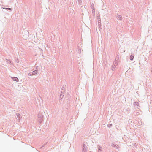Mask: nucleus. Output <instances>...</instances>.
<instances>
[{
	"label": "nucleus",
	"mask_w": 152,
	"mask_h": 152,
	"mask_svg": "<svg viewBox=\"0 0 152 152\" xmlns=\"http://www.w3.org/2000/svg\"><path fill=\"white\" fill-rule=\"evenodd\" d=\"M15 59L16 62L17 63H18L19 62V60L17 58H15Z\"/></svg>",
	"instance_id": "13"
},
{
	"label": "nucleus",
	"mask_w": 152,
	"mask_h": 152,
	"mask_svg": "<svg viewBox=\"0 0 152 152\" xmlns=\"http://www.w3.org/2000/svg\"><path fill=\"white\" fill-rule=\"evenodd\" d=\"M47 143L45 144H44L43 146H42L41 147V148L43 149V147L44 146V145L46 144Z\"/></svg>",
	"instance_id": "21"
},
{
	"label": "nucleus",
	"mask_w": 152,
	"mask_h": 152,
	"mask_svg": "<svg viewBox=\"0 0 152 152\" xmlns=\"http://www.w3.org/2000/svg\"><path fill=\"white\" fill-rule=\"evenodd\" d=\"M98 26L100 28L101 26V20L100 19H98Z\"/></svg>",
	"instance_id": "10"
},
{
	"label": "nucleus",
	"mask_w": 152,
	"mask_h": 152,
	"mask_svg": "<svg viewBox=\"0 0 152 152\" xmlns=\"http://www.w3.org/2000/svg\"><path fill=\"white\" fill-rule=\"evenodd\" d=\"M112 147H114L116 148H119V146L116 144L114 145V144H112Z\"/></svg>",
	"instance_id": "9"
},
{
	"label": "nucleus",
	"mask_w": 152,
	"mask_h": 152,
	"mask_svg": "<svg viewBox=\"0 0 152 152\" xmlns=\"http://www.w3.org/2000/svg\"><path fill=\"white\" fill-rule=\"evenodd\" d=\"M92 12L93 13L94 12V10H92Z\"/></svg>",
	"instance_id": "23"
},
{
	"label": "nucleus",
	"mask_w": 152,
	"mask_h": 152,
	"mask_svg": "<svg viewBox=\"0 0 152 152\" xmlns=\"http://www.w3.org/2000/svg\"><path fill=\"white\" fill-rule=\"evenodd\" d=\"M139 103L137 102H135L133 103V105H134L135 106H139Z\"/></svg>",
	"instance_id": "12"
},
{
	"label": "nucleus",
	"mask_w": 152,
	"mask_h": 152,
	"mask_svg": "<svg viewBox=\"0 0 152 152\" xmlns=\"http://www.w3.org/2000/svg\"><path fill=\"white\" fill-rule=\"evenodd\" d=\"M61 94H60V98L62 99L64 96V90L63 89H62L61 90Z\"/></svg>",
	"instance_id": "5"
},
{
	"label": "nucleus",
	"mask_w": 152,
	"mask_h": 152,
	"mask_svg": "<svg viewBox=\"0 0 152 152\" xmlns=\"http://www.w3.org/2000/svg\"><path fill=\"white\" fill-rule=\"evenodd\" d=\"M44 113V112L43 113L42 112L40 111L38 114V121L40 125L41 124L42 121L43 120V116Z\"/></svg>",
	"instance_id": "1"
},
{
	"label": "nucleus",
	"mask_w": 152,
	"mask_h": 152,
	"mask_svg": "<svg viewBox=\"0 0 152 152\" xmlns=\"http://www.w3.org/2000/svg\"><path fill=\"white\" fill-rule=\"evenodd\" d=\"M6 61L7 63L10 64V65H12L13 64V62L12 61L8 59H6Z\"/></svg>",
	"instance_id": "7"
},
{
	"label": "nucleus",
	"mask_w": 152,
	"mask_h": 152,
	"mask_svg": "<svg viewBox=\"0 0 152 152\" xmlns=\"http://www.w3.org/2000/svg\"><path fill=\"white\" fill-rule=\"evenodd\" d=\"M134 56L132 55H131L130 56V59L131 60H132L133 59Z\"/></svg>",
	"instance_id": "16"
},
{
	"label": "nucleus",
	"mask_w": 152,
	"mask_h": 152,
	"mask_svg": "<svg viewBox=\"0 0 152 152\" xmlns=\"http://www.w3.org/2000/svg\"><path fill=\"white\" fill-rule=\"evenodd\" d=\"M83 152H86L87 151L88 148L86 145L85 143H84V142L83 143Z\"/></svg>",
	"instance_id": "3"
},
{
	"label": "nucleus",
	"mask_w": 152,
	"mask_h": 152,
	"mask_svg": "<svg viewBox=\"0 0 152 152\" xmlns=\"http://www.w3.org/2000/svg\"><path fill=\"white\" fill-rule=\"evenodd\" d=\"M38 72V70H34V71H33L32 72H29L28 74V75H29V76H33L34 75H36Z\"/></svg>",
	"instance_id": "2"
},
{
	"label": "nucleus",
	"mask_w": 152,
	"mask_h": 152,
	"mask_svg": "<svg viewBox=\"0 0 152 152\" xmlns=\"http://www.w3.org/2000/svg\"><path fill=\"white\" fill-rule=\"evenodd\" d=\"M16 115L17 116V118H18V120L19 122L20 120L22 118V115H20L19 113H16Z\"/></svg>",
	"instance_id": "4"
},
{
	"label": "nucleus",
	"mask_w": 152,
	"mask_h": 152,
	"mask_svg": "<svg viewBox=\"0 0 152 152\" xmlns=\"http://www.w3.org/2000/svg\"><path fill=\"white\" fill-rule=\"evenodd\" d=\"M2 8L3 9H5V10H10L11 11H12V8H5V7H2Z\"/></svg>",
	"instance_id": "11"
},
{
	"label": "nucleus",
	"mask_w": 152,
	"mask_h": 152,
	"mask_svg": "<svg viewBox=\"0 0 152 152\" xmlns=\"http://www.w3.org/2000/svg\"><path fill=\"white\" fill-rule=\"evenodd\" d=\"M62 99L61 98H60L59 99V102H61L62 101Z\"/></svg>",
	"instance_id": "22"
},
{
	"label": "nucleus",
	"mask_w": 152,
	"mask_h": 152,
	"mask_svg": "<svg viewBox=\"0 0 152 152\" xmlns=\"http://www.w3.org/2000/svg\"><path fill=\"white\" fill-rule=\"evenodd\" d=\"M116 18H117L119 20H121L122 19V16L120 15H118L117 16Z\"/></svg>",
	"instance_id": "8"
},
{
	"label": "nucleus",
	"mask_w": 152,
	"mask_h": 152,
	"mask_svg": "<svg viewBox=\"0 0 152 152\" xmlns=\"http://www.w3.org/2000/svg\"><path fill=\"white\" fill-rule=\"evenodd\" d=\"M112 125V124H108L107 126L109 128H110Z\"/></svg>",
	"instance_id": "19"
},
{
	"label": "nucleus",
	"mask_w": 152,
	"mask_h": 152,
	"mask_svg": "<svg viewBox=\"0 0 152 152\" xmlns=\"http://www.w3.org/2000/svg\"><path fill=\"white\" fill-rule=\"evenodd\" d=\"M11 78L13 80L15 81L16 82H18L19 81L17 77H11Z\"/></svg>",
	"instance_id": "6"
},
{
	"label": "nucleus",
	"mask_w": 152,
	"mask_h": 152,
	"mask_svg": "<svg viewBox=\"0 0 152 152\" xmlns=\"http://www.w3.org/2000/svg\"><path fill=\"white\" fill-rule=\"evenodd\" d=\"M113 64L114 65H115L116 66L118 64L117 61H115L113 62Z\"/></svg>",
	"instance_id": "17"
},
{
	"label": "nucleus",
	"mask_w": 152,
	"mask_h": 152,
	"mask_svg": "<svg viewBox=\"0 0 152 152\" xmlns=\"http://www.w3.org/2000/svg\"><path fill=\"white\" fill-rule=\"evenodd\" d=\"M116 66L115 65H114L113 64V65L112 66V70H114V69L116 67Z\"/></svg>",
	"instance_id": "15"
},
{
	"label": "nucleus",
	"mask_w": 152,
	"mask_h": 152,
	"mask_svg": "<svg viewBox=\"0 0 152 152\" xmlns=\"http://www.w3.org/2000/svg\"><path fill=\"white\" fill-rule=\"evenodd\" d=\"M94 5L93 4H92V5H91V8L92 9H93V10H94V12H95V11L94 10Z\"/></svg>",
	"instance_id": "18"
},
{
	"label": "nucleus",
	"mask_w": 152,
	"mask_h": 152,
	"mask_svg": "<svg viewBox=\"0 0 152 152\" xmlns=\"http://www.w3.org/2000/svg\"><path fill=\"white\" fill-rule=\"evenodd\" d=\"M78 2L79 4H80L81 3V0H78Z\"/></svg>",
	"instance_id": "20"
},
{
	"label": "nucleus",
	"mask_w": 152,
	"mask_h": 152,
	"mask_svg": "<svg viewBox=\"0 0 152 152\" xmlns=\"http://www.w3.org/2000/svg\"><path fill=\"white\" fill-rule=\"evenodd\" d=\"M27 33H28V32L27 31Z\"/></svg>",
	"instance_id": "25"
},
{
	"label": "nucleus",
	"mask_w": 152,
	"mask_h": 152,
	"mask_svg": "<svg viewBox=\"0 0 152 152\" xmlns=\"http://www.w3.org/2000/svg\"><path fill=\"white\" fill-rule=\"evenodd\" d=\"M39 96V97H40V98L41 99V98H41V97H40V96Z\"/></svg>",
	"instance_id": "24"
},
{
	"label": "nucleus",
	"mask_w": 152,
	"mask_h": 152,
	"mask_svg": "<svg viewBox=\"0 0 152 152\" xmlns=\"http://www.w3.org/2000/svg\"><path fill=\"white\" fill-rule=\"evenodd\" d=\"M102 148L101 146L98 145V152H100V151H101V148Z\"/></svg>",
	"instance_id": "14"
}]
</instances>
